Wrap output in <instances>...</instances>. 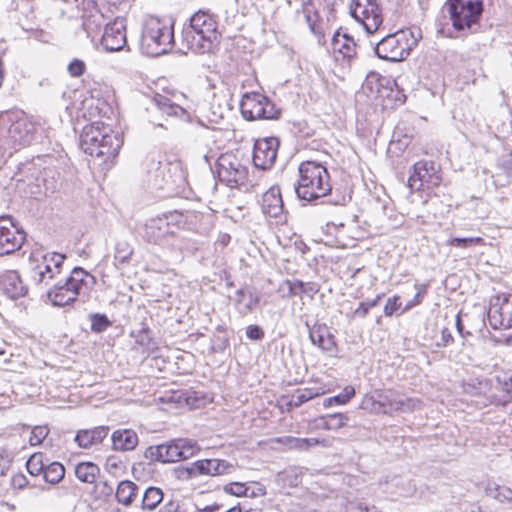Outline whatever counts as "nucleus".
<instances>
[{"mask_svg":"<svg viewBox=\"0 0 512 512\" xmlns=\"http://www.w3.org/2000/svg\"><path fill=\"white\" fill-rule=\"evenodd\" d=\"M127 43L125 20L116 18L105 24L101 45L106 51L115 52L124 48Z\"/></svg>","mask_w":512,"mask_h":512,"instance_id":"obj_18","label":"nucleus"},{"mask_svg":"<svg viewBox=\"0 0 512 512\" xmlns=\"http://www.w3.org/2000/svg\"><path fill=\"white\" fill-rule=\"evenodd\" d=\"M277 280H279V277L277 274H275ZM261 289L263 291V294L264 295H272L273 293H276L279 291V289L281 288V286L276 283V279L273 278V277H267V278H264L262 277L261 278Z\"/></svg>","mask_w":512,"mask_h":512,"instance_id":"obj_52","label":"nucleus"},{"mask_svg":"<svg viewBox=\"0 0 512 512\" xmlns=\"http://www.w3.org/2000/svg\"><path fill=\"white\" fill-rule=\"evenodd\" d=\"M489 495L500 502L512 503V489L506 486L489 488Z\"/></svg>","mask_w":512,"mask_h":512,"instance_id":"obj_47","label":"nucleus"},{"mask_svg":"<svg viewBox=\"0 0 512 512\" xmlns=\"http://www.w3.org/2000/svg\"><path fill=\"white\" fill-rule=\"evenodd\" d=\"M242 15H253L256 11V0H236Z\"/></svg>","mask_w":512,"mask_h":512,"instance_id":"obj_56","label":"nucleus"},{"mask_svg":"<svg viewBox=\"0 0 512 512\" xmlns=\"http://www.w3.org/2000/svg\"><path fill=\"white\" fill-rule=\"evenodd\" d=\"M90 9L84 11L82 16V26L87 33H93L105 26V18L102 11L98 8L94 1L88 2Z\"/></svg>","mask_w":512,"mask_h":512,"instance_id":"obj_28","label":"nucleus"},{"mask_svg":"<svg viewBox=\"0 0 512 512\" xmlns=\"http://www.w3.org/2000/svg\"><path fill=\"white\" fill-rule=\"evenodd\" d=\"M487 315L493 329L512 328V295L502 294L493 297Z\"/></svg>","mask_w":512,"mask_h":512,"instance_id":"obj_13","label":"nucleus"},{"mask_svg":"<svg viewBox=\"0 0 512 512\" xmlns=\"http://www.w3.org/2000/svg\"><path fill=\"white\" fill-rule=\"evenodd\" d=\"M96 284V278L81 267H74L68 277L59 278L45 289L48 300L53 306L62 307L73 303L77 296H88Z\"/></svg>","mask_w":512,"mask_h":512,"instance_id":"obj_1","label":"nucleus"},{"mask_svg":"<svg viewBox=\"0 0 512 512\" xmlns=\"http://www.w3.org/2000/svg\"><path fill=\"white\" fill-rule=\"evenodd\" d=\"M351 16L363 25L367 34H373L383 22L381 10L376 0H352Z\"/></svg>","mask_w":512,"mask_h":512,"instance_id":"obj_12","label":"nucleus"},{"mask_svg":"<svg viewBox=\"0 0 512 512\" xmlns=\"http://www.w3.org/2000/svg\"><path fill=\"white\" fill-rule=\"evenodd\" d=\"M295 437L293 436H282L270 440L272 448L274 449H290L293 445Z\"/></svg>","mask_w":512,"mask_h":512,"instance_id":"obj_55","label":"nucleus"},{"mask_svg":"<svg viewBox=\"0 0 512 512\" xmlns=\"http://www.w3.org/2000/svg\"><path fill=\"white\" fill-rule=\"evenodd\" d=\"M89 319L91 321V330L95 333H102L112 325V322L105 314L91 313Z\"/></svg>","mask_w":512,"mask_h":512,"instance_id":"obj_43","label":"nucleus"},{"mask_svg":"<svg viewBox=\"0 0 512 512\" xmlns=\"http://www.w3.org/2000/svg\"><path fill=\"white\" fill-rule=\"evenodd\" d=\"M160 217L167 219L171 229H173L174 231L175 228L183 222V215L178 211L168 212L161 215Z\"/></svg>","mask_w":512,"mask_h":512,"instance_id":"obj_58","label":"nucleus"},{"mask_svg":"<svg viewBox=\"0 0 512 512\" xmlns=\"http://www.w3.org/2000/svg\"><path fill=\"white\" fill-rule=\"evenodd\" d=\"M258 119L277 120L280 118L281 110L265 95L258 92Z\"/></svg>","mask_w":512,"mask_h":512,"instance_id":"obj_34","label":"nucleus"},{"mask_svg":"<svg viewBox=\"0 0 512 512\" xmlns=\"http://www.w3.org/2000/svg\"><path fill=\"white\" fill-rule=\"evenodd\" d=\"M65 259L66 255L57 252L44 254L41 262L31 270L30 277L35 287L43 290L58 280Z\"/></svg>","mask_w":512,"mask_h":512,"instance_id":"obj_9","label":"nucleus"},{"mask_svg":"<svg viewBox=\"0 0 512 512\" xmlns=\"http://www.w3.org/2000/svg\"><path fill=\"white\" fill-rule=\"evenodd\" d=\"M152 107L148 110H156L168 116H181L184 109L176 103H173L168 97L156 94L151 100Z\"/></svg>","mask_w":512,"mask_h":512,"instance_id":"obj_29","label":"nucleus"},{"mask_svg":"<svg viewBox=\"0 0 512 512\" xmlns=\"http://www.w3.org/2000/svg\"><path fill=\"white\" fill-rule=\"evenodd\" d=\"M256 92H246L243 94L240 102V112L242 117L247 121H254V108L256 107Z\"/></svg>","mask_w":512,"mask_h":512,"instance_id":"obj_37","label":"nucleus"},{"mask_svg":"<svg viewBox=\"0 0 512 512\" xmlns=\"http://www.w3.org/2000/svg\"><path fill=\"white\" fill-rule=\"evenodd\" d=\"M415 288H417L416 294L414 295L412 300H410L405 305V307L403 308L402 312H406V311L410 310L411 308H413L414 306H417V305H419L421 303L422 295L426 292V288H425V286L418 285V284H415Z\"/></svg>","mask_w":512,"mask_h":512,"instance_id":"obj_57","label":"nucleus"},{"mask_svg":"<svg viewBox=\"0 0 512 512\" xmlns=\"http://www.w3.org/2000/svg\"><path fill=\"white\" fill-rule=\"evenodd\" d=\"M26 235L9 216L0 217V256L18 251L24 244Z\"/></svg>","mask_w":512,"mask_h":512,"instance_id":"obj_14","label":"nucleus"},{"mask_svg":"<svg viewBox=\"0 0 512 512\" xmlns=\"http://www.w3.org/2000/svg\"><path fill=\"white\" fill-rule=\"evenodd\" d=\"M67 71L71 77H80L86 71V64L83 60L75 58L68 64Z\"/></svg>","mask_w":512,"mask_h":512,"instance_id":"obj_53","label":"nucleus"},{"mask_svg":"<svg viewBox=\"0 0 512 512\" xmlns=\"http://www.w3.org/2000/svg\"><path fill=\"white\" fill-rule=\"evenodd\" d=\"M301 479V471L298 467H289L277 475V481L283 487H297Z\"/></svg>","mask_w":512,"mask_h":512,"instance_id":"obj_36","label":"nucleus"},{"mask_svg":"<svg viewBox=\"0 0 512 512\" xmlns=\"http://www.w3.org/2000/svg\"><path fill=\"white\" fill-rule=\"evenodd\" d=\"M139 487L130 480H123L119 482L115 496L119 503L130 506L137 496Z\"/></svg>","mask_w":512,"mask_h":512,"instance_id":"obj_31","label":"nucleus"},{"mask_svg":"<svg viewBox=\"0 0 512 512\" xmlns=\"http://www.w3.org/2000/svg\"><path fill=\"white\" fill-rule=\"evenodd\" d=\"M6 116H8L11 122L8 128L9 140L19 146L30 145L35 139V125L24 115L15 119L13 115L7 114Z\"/></svg>","mask_w":512,"mask_h":512,"instance_id":"obj_17","label":"nucleus"},{"mask_svg":"<svg viewBox=\"0 0 512 512\" xmlns=\"http://www.w3.org/2000/svg\"><path fill=\"white\" fill-rule=\"evenodd\" d=\"M248 488L242 483H230L224 487V491L228 494L241 496L246 495Z\"/></svg>","mask_w":512,"mask_h":512,"instance_id":"obj_60","label":"nucleus"},{"mask_svg":"<svg viewBox=\"0 0 512 512\" xmlns=\"http://www.w3.org/2000/svg\"><path fill=\"white\" fill-rule=\"evenodd\" d=\"M323 441H321L318 438H298L295 437L293 445L290 449H295L299 451H306L310 449L313 446L322 444Z\"/></svg>","mask_w":512,"mask_h":512,"instance_id":"obj_49","label":"nucleus"},{"mask_svg":"<svg viewBox=\"0 0 512 512\" xmlns=\"http://www.w3.org/2000/svg\"><path fill=\"white\" fill-rule=\"evenodd\" d=\"M446 6L452 26L458 31L478 23L484 9L482 0H447Z\"/></svg>","mask_w":512,"mask_h":512,"instance_id":"obj_8","label":"nucleus"},{"mask_svg":"<svg viewBox=\"0 0 512 512\" xmlns=\"http://www.w3.org/2000/svg\"><path fill=\"white\" fill-rule=\"evenodd\" d=\"M261 208L263 214L269 217H277L282 213L283 201L279 187L272 186L263 194Z\"/></svg>","mask_w":512,"mask_h":512,"instance_id":"obj_24","label":"nucleus"},{"mask_svg":"<svg viewBox=\"0 0 512 512\" xmlns=\"http://www.w3.org/2000/svg\"><path fill=\"white\" fill-rule=\"evenodd\" d=\"M496 380L498 388L512 398V372H504Z\"/></svg>","mask_w":512,"mask_h":512,"instance_id":"obj_50","label":"nucleus"},{"mask_svg":"<svg viewBox=\"0 0 512 512\" xmlns=\"http://www.w3.org/2000/svg\"><path fill=\"white\" fill-rule=\"evenodd\" d=\"M453 341H454V338L452 336L450 329L443 328L441 330V341L437 342L436 345H437V347H446V346L450 345Z\"/></svg>","mask_w":512,"mask_h":512,"instance_id":"obj_62","label":"nucleus"},{"mask_svg":"<svg viewBox=\"0 0 512 512\" xmlns=\"http://www.w3.org/2000/svg\"><path fill=\"white\" fill-rule=\"evenodd\" d=\"M99 474L100 468L93 462H81L75 467V475L83 483L93 484Z\"/></svg>","mask_w":512,"mask_h":512,"instance_id":"obj_32","label":"nucleus"},{"mask_svg":"<svg viewBox=\"0 0 512 512\" xmlns=\"http://www.w3.org/2000/svg\"><path fill=\"white\" fill-rule=\"evenodd\" d=\"M131 336L135 338V342L147 350L154 348V341L151 336V331L148 327H142L138 332H131Z\"/></svg>","mask_w":512,"mask_h":512,"instance_id":"obj_42","label":"nucleus"},{"mask_svg":"<svg viewBox=\"0 0 512 512\" xmlns=\"http://www.w3.org/2000/svg\"><path fill=\"white\" fill-rule=\"evenodd\" d=\"M440 176L433 161L421 160L412 167L408 178V186L412 191H419L425 187L430 188L438 185Z\"/></svg>","mask_w":512,"mask_h":512,"instance_id":"obj_16","label":"nucleus"},{"mask_svg":"<svg viewBox=\"0 0 512 512\" xmlns=\"http://www.w3.org/2000/svg\"><path fill=\"white\" fill-rule=\"evenodd\" d=\"M482 242L480 237H453L448 240L447 245L458 248H469Z\"/></svg>","mask_w":512,"mask_h":512,"instance_id":"obj_48","label":"nucleus"},{"mask_svg":"<svg viewBox=\"0 0 512 512\" xmlns=\"http://www.w3.org/2000/svg\"><path fill=\"white\" fill-rule=\"evenodd\" d=\"M349 416L344 413L328 414V425L326 430H339L347 425Z\"/></svg>","mask_w":512,"mask_h":512,"instance_id":"obj_46","label":"nucleus"},{"mask_svg":"<svg viewBox=\"0 0 512 512\" xmlns=\"http://www.w3.org/2000/svg\"><path fill=\"white\" fill-rule=\"evenodd\" d=\"M332 49L335 53H339L344 59H352L357 55L360 46L354 41L353 37L347 33L337 30L331 41Z\"/></svg>","mask_w":512,"mask_h":512,"instance_id":"obj_23","label":"nucleus"},{"mask_svg":"<svg viewBox=\"0 0 512 512\" xmlns=\"http://www.w3.org/2000/svg\"><path fill=\"white\" fill-rule=\"evenodd\" d=\"M325 394V389L322 387H307L297 389L291 396L289 404L294 407H299L303 403Z\"/></svg>","mask_w":512,"mask_h":512,"instance_id":"obj_33","label":"nucleus"},{"mask_svg":"<svg viewBox=\"0 0 512 512\" xmlns=\"http://www.w3.org/2000/svg\"><path fill=\"white\" fill-rule=\"evenodd\" d=\"M420 403L421 402L416 398L406 397L397 392L396 403H394V413L414 411L420 407Z\"/></svg>","mask_w":512,"mask_h":512,"instance_id":"obj_40","label":"nucleus"},{"mask_svg":"<svg viewBox=\"0 0 512 512\" xmlns=\"http://www.w3.org/2000/svg\"><path fill=\"white\" fill-rule=\"evenodd\" d=\"M279 140L276 137L258 139V170L270 169L276 161Z\"/></svg>","mask_w":512,"mask_h":512,"instance_id":"obj_22","label":"nucleus"},{"mask_svg":"<svg viewBox=\"0 0 512 512\" xmlns=\"http://www.w3.org/2000/svg\"><path fill=\"white\" fill-rule=\"evenodd\" d=\"M233 469V466L220 459H203L191 463L185 468L179 469L178 477L182 479H190L198 475H223L228 474Z\"/></svg>","mask_w":512,"mask_h":512,"instance_id":"obj_15","label":"nucleus"},{"mask_svg":"<svg viewBox=\"0 0 512 512\" xmlns=\"http://www.w3.org/2000/svg\"><path fill=\"white\" fill-rule=\"evenodd\" d=\"M108 432V426H98L90 430H79L74 440L79 447L87 449L100 444L107 437Z\"/></svg>","mask_w":512,"mask_h":512,"instance_id":"obj_25","label":"nucleus"},{"mask_svg":"<svg viewBox=\"0 0 512 512\" xmlns=\"http://www.w3.org/2000/svg\"><path fill=\"white\" fill-rule=\"evenodd\" d=\"M163 500V492L160 488L150 486L148 487L142 497L141 507L144 510H154Z\"/></svg>","mask_w":512,"mask_h":512,"instance_id":"obj_35","label":"nucleus"},{"mask_svg":"<svg viewBox=\"0 0 512 512\" xmlns=\"http://www.w3.org/2000/svg\"><path fill=\"white\" fill-rule=\"evenodd\" d=\"M305 18H306V22L308 23L311 32L313 34L319 36L318 41L320 43L321 40L324 38V35L322 34V32L320 31L318 25L316 24V19L318 18V14L316 12L314 13V15L306 13Z\"/></svg>","mask_w":512,"mask_h":512,"instance_id":"obj_59","label":"nucleus"},{"mask_svg":"<svg viewBox=\"0 0 512 512\" xmlns=\"http://www.w3.org/2000/svg\"><path fill=\"white\" fill-rule=\"evenodd\" d=\"M306 326L308 328L309 339L313 345L326 353H333L336 351L335 336L331 333L329 327L325 323L315 322L313 325H310L306 322Z\"/></svg>","mask_w":512,"mask_h":512,"instance_id":"obj_20","label":"nucleus"},{"mask_svg":"<svg viewBox=\"0 0 512 512\" xmlns=\"http://www.w3.org/2000/svg\"><path fill=\"white\" fill-rule=\"evenodd\" d=\"M133 253L132 248L126 241H119L115 245L114 260L118 263L127 262Z\"/></svg>","mask_w":512,"mask_h":512,"instance_id":"obj_45","label":"nucleus"},{"mask_svg":"<svg viewBox=\"0 0 512 512\" xmlns=\"http://www.w3.org/2000/svg\"><path fill=\"white\" fill-rule=\"evenodd\" d=\"M174 233L168 220L160 216L147 220L141 231L142 237L153 244H161L166 237L174 235Z\"/></svg>","mask_w":512,"mask_h":512,"instance_id":"obj_19","label":"nucleus"},{"mask_svg":"<svg viewBox=\"0 0 512 512\" xmlns=\"http://www.w3.org/2000/svg\"><path fill=\"white\" fill-rule=\"evenodd\" d=\"M298 173L299 177L293 188L299 199L314 201L331 192L329 172L321 163L303 161L298 167Z\"/></svg>","mask_w":512,"mask_h":512,"instance_id":"obj_4","label":"nucleus"},{"mask_svg":"<svg viewBox=\"0 0 512 512\" xmlns=\"http://www.w3.org/2000/svg\"><path fill=\"white\" fill-rule=\"evenodd\" d=\"M49 429L46 426H35L29 437V443L31 446L40 445L43 440L47 437Z\"/></svg>","mask_w":512,"mask_h":512,"instance_id":"obj_51","label":"nucleus"},{"mask_svg":"<svg viewBox=\"0 0 512 512\" xmlns=\"http://www.w3.org/2000/svg\"><path fill=\"white\" fill-rule=\"evenodd\" d=\"M422 37L419 28L399 30L393 34L384 36L374 46L371 44L375 55L383 60L397 62L410 55V52L418 45Z\"/></svg>","mask_w":512,"mask_h":512,"instance_id":"obj_5","label":"nucleus"},{"mask_svg":"<svg viewBox=\"0 0 512 512\" xmlns=\"http://www.w3.org/2000/svg\"><path fill=\"white\" fill-rule=\"evenodd\" d=\"M12 465V458L8 454H0V477L6 475Z\"/></svg>","mask_w":512,"mask_h":512,"instance_id":"obj_63","label":"nucleus"},{"mask_svg":"<svg viewBox=\"0 0 512 512\" xmlns=\"http://www.w3.org/2000/svg\"><path fill=\"white\" fill-rule=\"evenodd\" d=\"M216 171L221 182L228 186H243L248 180V169L242 165L236 155L225 153L216 162Z\"/></svg>","mask_w":512,"mask_h":512,"instance_id":"obj_11","label":"nucleus"},{"mask_svg":"<svg viewBox=\"0 0 512 512\" xmlns=\"http://www.w3.org/2000/svg\"><path fill=\"white\" fill-rule=\"evenodd\" d=\"M122 143L119 135L101 122L86 125L80 135V147L84 153L103 158V163L112 162Z\"/></svg>","mask_w":512,"mask_h":512,"instance_id":"obj_2","label":"nucleus"},{"mask_svg":"<svg viewBox=\"0 0 512 512\" xmlns=\"http://www.w3.org/2000/svg\"><path fill=\"white\" fill-rule=\"evenodd\" d=\"M282 283L288 289V292H287L288 297H292V296L302 297L304 294H307L312 297L319 291V288L317 287V285L315 283H311V282L305 283L298 279H293V280L287 279V280H284Z\"/></svg>","mask_w":512,"mask_h":512,"instance_id":"obj_30","label":"nucleus"},{"mask_svg":"<svg viewBox=\"0 0 512 512\" xmlns=\"http://www.w3.org/2000/svg\"><path fill=\"white\" fill-rule=\"evenodd\" d=\"M151 161L152 166H156L150 178L154 187L172 194L184 184L185 179L179 164L162 163L161 161H155L154 157L151 158Z\"/></svg>","mask_w":512,"mask_h":512,"instance_id":"obj_10","label":"nucleus"},{"mask_svg":"<svg viewBox=\"0 0 512 512\" xmlns=\"http://www.w3.org/2000/svg\"><path fill=\"white\" fill-rule=\"evenodd\" d=\"M383 296H384V294L381 293V294H378L374 299L361 302L358 305V307L354 310L353 317L362 318V319L365 318L368 315L370 309L379 305Z\"/></svg>","mask_w":512,"mask_h":512,"instance_id":"obj_44","label":"nucleus"},{"mask_svg":"<svg viewBox=\"0 0 512 512\" xmlns=\"http://www.w3.org/2000/svg\"><path fill=\"white\" fill-rule=\"evenodd\" d=\"M11 485L15 489H23L28 485V479L21 473L15 474L11 477Z\"/></svg>","mask_w":512,"mask_h":512,"instance_id":"obj_61","label":"nucleus"},{"mask_svg":"<svg viewBox=\"0 0 512 512\" xmlns=\"http://www.w3.org/2000/svg\"><path fill=\"white\" fill-rule=\"evenodd\" d=\"M355 396V389L353 386H346L341 393L326 398L323 401V406L325 408L331 407L333 405H345L347 404L351 398Z\"/></svg>","mask_w":512,"mask_h":512,"instance_id":"obj_39","label":"nucleus"},{"mask_svg":"<svg viewBox=\"0 0 512 512\" xmlns=\"http://www.w3.org/2000/svg\"><path fill=\"white\" fill-rule=\"evenodd\" d=\"M219 37L218 24L214 16L201 10L190 17L189 24L184 26L182 31L187 49L196 54L209 52Z\"/></svg>","mask_w":512,"mask_h":512,"instance_id":"obj_3","label":"nucleus"},{"mask_svg":"<svg viewBox=\"0 0 512 512\" xmlns=\"http://www.w3.org/2000/svg\"><path fill=\"white\" fill-rule=\"evenodd\" d=\"M112 447L116 451H132L138 445L137 433L132 429H118L111 436Z\"/></svg>","mask_w":512,"mask_h":512,"instance_id":"obj_26","label":"nucleus"},{"mask_svg":"<svg viewBox=\"0 0 512 512\" xmlns=\"http://www.w3.org/2000/svg\"><path fill=\"white\" fill-rule=\"evenodd\" d=\"M397 392L385 391L374 392L371 396H366L361 407L363 409L370 408L376 413L392 414L394 413V403H396Z\"/></svg>","mask_w":512,"mask_h":512,"instance_id":"obj_21","label":"nucleus"},{"mask_svg":"<svg viewBox=\"0 0 512 512\" xmlns=\"http://www.w3.org/2000/svg\"><path fill=\"white\" fill-rule=\"evenodd\" d=\"M141 45L144 53L152 57L169 52L174 45V21L158 18L146 21Z\"/></svg>","mask_w":512,"mask_h":512,"instance_id":"obj_6","label":"nucleus"},{"mask_svg":"<svg viewBox=\"0 0 512 512\" xmlns=\"http://www.w3.org/2000/svg\"><path fill=\"white\" fill-rule=\"evenodd\" d=\"M400 297L394 295L391 298H388L385 306H384V315L387 317L392 316L395 312H397L401 308Z\"/></svg>","mask_w":512,"mask_h":512,"instance_id":"obj_54","label":"nucleus"},{"mask_svg":"<svg viewBox=\"0 0 512 512\" xmlns=\"http://www.w3.org/2000/svg\"><path fill=\"white\" fill-rule=\"evenodd\" d=\"M179 503L174 500H170L164 504L159 512H179Z\"/></svg>","mask_w":512,"mask_h":512,"instance_id":"obj_64","label":"nucleus"},{"mask_svg":"<svg viewBox=\"0 0 512 512\" xmlns=\"http://www.w3.org/2000/svg\"><path fill=\"white\" fill-rule=\"evenodd\" d=\"M4 292L12 299L23 297L27 293V287L17 271H9L2 280Z\"/></svg>","mask_w":512,"mask_h":512,"instance_id":"obj_27","label":"nucleus"},{"mask_svg":"<svg viewBox=\"0 0 512 512\" xmlns=\"http://www.w3.org/2000/svg\"><path fill=\"white\" fill-rule=\"evenodd\" d=\"M200 450L196 441L186 438L148 447L144 457L149 461L173 463L193 457Z\"/></svg>","mask_w":512,"mask_h":512,"instance_id":"obj_7","label":"nucleus"},{"mask_svg":"<svg viewBox=\"0 0 512 512\" xmlns=\"http://www.w3.org/2000/svg\"><path fill=\"white\" fill-rule=\"evenodd\" d=\"M43 459L44 456L42 453H34L28 458L26 468L30 475L37 476L41 473L43 474L46 467Z\"/></svg>","mask_w":512,"mask_h":512,"instance_id":"obj_41","label":"nucleus"},{"mask_svg":"<svg viewBox=\"0 0 512 512\" xmlns=\"http://www.w3.org/2000/svg\"><path fill=\"white\" fill-rule=\"evenodd\" d=\"M65 475V468L59 462H53L46 465L45 470L43 472V478L47 483L57 484L59 483Z\"/></svg>","mask_w":512,"mask_h":512,"instance_id":"obj_38","label":"nucleus"}]
</instances>
